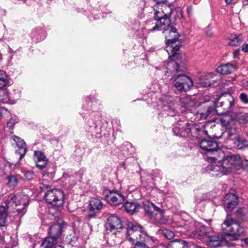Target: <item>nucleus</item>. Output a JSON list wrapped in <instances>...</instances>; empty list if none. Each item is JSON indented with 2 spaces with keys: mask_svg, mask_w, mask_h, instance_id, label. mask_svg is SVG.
Wrapping results in <instances>:
<instances>
[{
  "mask_svg": "<svg viewBox=\"0 0 248 248\" xmlns=\"http://www.w3.org/2000/svg\"><path fill=\"white\" fill-rule=\"evenodd\" d=\"M221 100V102L216 103L215 101H210L204 103L203 106V109H197L195 107V103L189 96H185L180 99V102L182 107L186 109L187 113H193L200 116L201 119H205L207 117L213 115L216 110V107L218 104L223 108L224 111L230 112L231 109L234 105V99L230 95H222L218 98V100Z\"/></svg>",
  "mask_w": 248,
  "mask_h": 248,
  "instance_id": "obj_1",
  "label": "nucleus"
},
{
  "mask_svg": "<svg viewBox=\"0 0 248 248\" xmlns=\"http://www.w3.org/2000/svg\"><path fill=\"white\" fill-rule=\"evenodd\" d=\"M175 135L184 138H200L204 134L210 138H217L208 134L207 130L202 129L199 124L188 123L186 121H178L173 128Z\"/></svg>",
  "mask_w": 248,
  "mask_h": 248,
  "instance_id": "obj_2",
  "label": "nucleus"
},
{
  "mask_svg": "<svg viewBox=\"0 0 248 248\" xmlns=\"http://www.w3.org/2000/svg\"><path fill=\"white\" fill-rule=\"evenodd\" d=\"M221 228L226 236H231L234 240L238 239L245 232L244 227L229 215L222 224Z\"/></svg>",
  "mask_w": 248,
  "mask_h": 248,
  "instance_id": "obj_3",
  "label": "nucleus"
},
{
  "mask_svg": "<svg viewBox=\"0 0 248 248\" xmlns=\"http://www.w3.org/2000/svg\"><path fill=\"white\" fill-rule=\"evenodd\" d=\"M29 202V198L27 195L17 193L14 195H11L8 196L4 202L5 206H4L6 208L8 213V208L12 204L15 203L16 212L22 216L26 212V207Z\"/></svg>",
  "mask_w": 248,
  "mask_h": 248,
  "instance_id": "obj_4",
  "label": "nucleus"
},
{
  "mask_svg": "<svg viewBox=\"0 0 248 248\" xmlns=\"http://www.w3.org/2000/svg\"><path fill=\"white\" fill-rule=\"evenodd\" d=\"M126 228V239L133 244L134 243H140L142 241H147L150 239L142 231L141 225L128 222Z\"/></svg>",
  "mask_w": 248,
  "mask_h": 248,
  "instance_id": "obj_5",
  "label": "nucleus"
},
{
  "mask_svg": "<svg viewBox=\"0 0 248 248\" xmlns=\"http://www.w3.org/2000/svg\"><path fill=\"white\" fill-rule=\"evenodd\" d=\"M153 9L154 11V18L156 20V23H155V26L153 28L150 29V30L156 31L159 30L160 27L168 25L170 23L169 14L167 12V10L171 11V9L168 7L167 4L154 5L153 6Z\"/></svg>",
  "mask_w": 248,
  "mask_h": 248,
  "instance_id": "obj_6",
  "label": "nucleus"
},
{
  "mask_svg": "<svg viewBox=\"0 0 248 248\" xmlns=\"http://www.w3.org/2000/svg\"><path fill=\"white\" fill-rule=\"evenodd\" d=\"M157 31H163V33L167 40L166 51L167 52L173 49L177 50L180 48V42L178 40L179 35L175 28L171 27L169 24L168 25L160 27Z\"/></svg>",
  "mask_w": 248,
  "mask_h": 248,
  "instance_id": "obj_7",
  "label": "nucleus"
},
{
  "mask_svg": "<svg viewBox=\"0 0 248 248\" xmlns=\"http://www.w3.org/2000/svg\"><path fill=\"white\" fill-rule=\"evenodd\" d=\"M184 227L188 232L192 231L194 227H196L195 230L192 232L190 235L193 238L200 240L205 239L208 235L213 232L212 228L195 221L185 223Z\"/></svg>",
  "mask_w": 248,
  "mask_h": 248,
  "instance_id": "obj_8",
  "label": "nucleus"
},
{
  "mask_svg": "<svg viewBox=\"0 0 248 248\" xmlns=\"http://www.w3.org/2000/svg\"><path fill=\"white\" fill-rule=\"evenodd\" d=\"M221 156H213L208 157L207 161L210 162L211 164H209L207 167L206 170L209 172L212 176H221L228 173L226 167L224 165L223 161L217 160L220 159Z\"/></svg>",
  "mask_w": 248,
  "mask_h": 248,
  "instance_id": "obj_9",
  "label": "nucleus"
},
{
  "mask_svg": "<svg viewBox=\"0 0 248 248\" xmlns=\"http://www.w3.org/2000/svg\"><path fill=\"white\" fill-rule=\"evenodd\" d=\"M222 157H223L222 159L223 164L228 173L238 170L242 167L243 168V164L245 163V161L242 162L239 155L230 153L226 156L224 155H222Z\"/></svg>",
  "mask_w": 248,
  "mask_h": 248,
  "instance_id": "obj_10",
  "label": "nucleus"
},
{
  "mask_svg": "<svg viewBox=\"0 0 248 248\" xmlns=\"http://www.w3.org/2000/svg\"><path fill=\"white\" fill-rule=\"evenodd\" d=\"M145 212L154 219V222L156 224H164L165 219L163 218V212L153 203L149 201H145L143 202Z\"/></svg>",
  "mask_w": 248,
  "mask_h": 248,
  "instance_id": "obj_11",
  "label": "nucleus"
},
{
  "mask_svg": "<svg viewBox=\"0 0 248 248\" xmlns=\"http://www.w3.org/2000/svg\"><path fill=\"white\" fill-rule=\"evenodd\" d=\"M45 199L47 203L53 206H61L64 203V194L60 189L48 190L45 195Z\"/></svg>",
  "mask_w": 248,
  "mask_h": 248,
  "instance_id": "obj_12",
  "label": "nucleus"
},
{
  "mask_svg": "<svg viewBox=\"0 0 248 248\" xmlns=\"http://www.w3.org/2000/svg\"><path fill=\"white\" fill-rule=\"evenodd\" d=\"M103 193L107 202L114 206L123 203L125 200V196L117 190L105 189Z\"/></svg>",
  "mask_w": 248,
  "mask_h": 248,
  "instance_id": "obj_13",
  "label": "nucleus"
},
{
  "mask_svg": "<svg viewBox=\"0 0 248 248\" xmlns=\"http://www.w3.org/2000/svg\"><path fill=\"white\" fill-rule=\"evenodd\" d=\"M200 146L206 153L212 154L214 156L224 155V152L218 148L217 143L213 140H203L200 142Z\"/></svg>",
  "mask_w": 248,
  "mask_h": 248,
  "instance_id": "obj_14",
  "label": "nucleus"
},
{
  "mask_svg": "<svg viewBox=\"0 0 248 248\" xmlns=\"http://www.w3.org/2000/svg\"><path fill=\"white\" fill-rule=\"evenodd\" d=\"M167 71H165V76L172 77V78H189L180 70V66L177 62L173 59H169L166 66Z\"/></svg>",
  "mask_w": 248,
  "mask_h": 248,
  "instance_id": "obj_15",
  "label": "nucleus"
},
{
  "mask_svg": "<svg viewBox=\"0 0 248 248\" xmlns=\"http://www.w3.org/2000/svg\"><path fill=\"white\" fill-rule=\"evenodd\" d=\"M122 222L119 217L112 215L108 217L106 225L107 231L115 233L117 232H119V230L122 229Z\"/></svg>",
  "mask_w": 248,
  "mask_h": 248,
  "instance_id": "obj_16",
  "label": "nucleus"
},
{
  "mask_svg": "<svg viewBox=\"0 0 248 248\" xmlns=\"http://www.w3.org/2000/svg\"><path fill=\"white\" fill-rule=\"evenodd\" d=\"M238 202V198L234 193L227 194L223 200V204L226 211H232L236 207Z\"/></svg>",
  "mask_w": 248,
  "mask_h": 248,
  "instance_id": "obj_17",
  "label": "nucleus"
},
{
  "mask_svg": "<svg viewBox=\"0 0 248 248\" xmlns=\"http://www.w3.org/2000/svg\"><path fill=\"white\" fill-rule=\"evenodd\" d=\"M12 139L18 147V150H16V153L20 155L19 159H21L27 152L26 143L22 139L16 136H13Z\"/></svg>",
  "mask_w": 248,
  "mask_h": 248,
  "instance_id": "obj_18",
  "label": "nucleus"
},
{
  "mask_svg": "<svg viewBox=\"0 0 248 248\" xmlns=\"http://www.w3.org/2000/svg\"><path fill=\"white\" fill-rule=\"evenodd\" d=\"M205 241L207 245L209 246L217 247L220 246L222 242V238L217 233L213 231L212 233L208 235L205 239Z\"/></svg>",
  "mask_w": 248,
  "mask_h": 248,
  "instance_id": "obj_19",
  "label": "nucleus"
},
{
  "mask_svg": "<svg viewBox=\"0 0 248 248\" xmlns=\"http://www.w3.org/2000/svg\"><path fill=\"white\" fill-rule=\"evenodd\" d=\"M193 85V81L191 78H185L182 81H175L174 86L180 92H186L188 91Z\"/></svg>",
  "mask_w": 248,
  "mask_h": 248,
  "instance_id": "obj_20",
  "label": "nucleus"
},
{
  "mask_svg": "<svg viewBox=\"0 0 248 248\" xmlns=\"http://www.w3.org/2000/svg\"><path fill=\"white\" fill-rule=\"evenodd\" d=\"M231 140L233 147L237 149L243 150L248 147V141L243 137L235 136Z\"/></svg>",
  "mask_w": 248,
  "mask_h": 248,
  "instance_id": "obj_21",
  "label": "nucleus"
},
{
  "mask_svg": "<svg viewBox=\"0 0 248 248\" xmlns=\"http://www.w3.org/2000/svg\"><path fill=\"white\" fill-rule=\"evenodd\" d=\"M237 133V130L234 122L233 120H231L229 122L226 126V130L224 134L227 136V138L230 139L231 140L233 138L232 137L235 136Z\"/></svg>",
  "mask_w": 248,
  "mask_h": 248,
  "instance_id": "obj_22",
  "label": "nucleus"
},
{
  "mask_svg": "<svg viewBox=\"0 0 248 248\" xmlns=\"http://www.w3.org/2000/svg\"><path fill=\"white\" fill-rule=\"evenodd\" d=\"M62 225L60 222L55 223L49 227V234L50 236L56 239L61 235L62 233Z\"/></svg>",
  "mask_w": 248,
  "mask_h": 248,
  "instance_id": "obj_23",
  "label": "nucleus"
},
{
  "mask_svg": "<svg viewBox=\"0 0 248 248\" xmlns=\"http://www.w3.org/2000/svg\"><path fill=\"white\" fill-rule=\"evenodd\" d=\"M179 49L177 50H169L168 54L169 55V59H173L175 62H178V64L180 65L181 63L184 62L185 60V56L184 54L179 53Z\"/></svg>",
  "mask_w": 248,
  "mask_h": 248,
  "instance_id": "obj_24",
  "label": "nucleus"
},
{
  "mask_svg": "<svg viewBox=\"0 0 248 248\" xmlns=\"http://www.w3.org/2000/svg\"><path fill=\"white\" fill-rule=\"evenodd\" d=\"M89 207L90 211L96 213L102 209L103 203L99 199L91 198L90 200Z\"/></svg>",
  "mask_w": 248,
  "mask_h": 248,
  "instance_id": "obj_25",
  "label": "nucleus"
},
{
  "mask_svg": "<svg viewBox=\"0 0 248 248\" xmlns=\"http://www.w3.org/2000/svg\"><path fill=\"white\" fill-rule=\"evenodd\" d=\"M235 66L233 64L228 63L218 67L216 69V73L224 75H228L233 72Z\"/></svg>",
  "mask_w": 248,
  "mask_h": 248,
  "instance_id": "obj_26",
  "label": "nucleus"
},
{
  "mask_svg": "<svg viewBox=\"0 0 248 248\" xmlns=\"http://www.w3.org/2000/svg\"><path fill=\"white\" fill-rule=\"evenodd\" d=\"M124 207L125 211L131 214L138 211L141 207L140 204L136 202H127Z\"/></svg>",
  "mask_w": 248,
  "mask_h": 248,
  "instance_id": "obj_27",
  "label": "nucleus"
},
{
  "mask_svg": "<svg viewBox=\"0 0 248 248\" xmlns=\"http://www.w3.org/2000/svg\"><path fill=\"white\" fill-rule=\"evenodd\" d=\"M170 97H168V99L170 101V103L167 105H164L163 107V111L164 112V114H166L170 116H175L177 112L174 107V104L171 101Z\"/></svg>",
  "mask_w": 248,
  "mask_h": 248,
  "instance_id": "obj_28",
  "label": "nucleus"
},
{
  "mask_svg": "<svg viewBox=\"0 0 248 248\" xmlns=\"http://www.w3.org/2000/svg\"><path fill=\"white\" fill-rule=\"evenodd\" d=\"M56 239L49 236L45 238L41 245V248H56L57 247Z\"/></svg>",
  "mask_w": 248,
  "mask_h": 248,
  "instance_id": "obj_29",
  "label": "nucleus"
},
{
  "mask_svg": "<svg viewBox=\"0 0 248 248\" xmlns=\"http://www.w3.org/2000/svg\"><path fill=\"white\" fill-rule=\"evenodd\" d=\"M7 216L6 208L4 205H0V227L6 225Z\"/></svg>",
  "mask_w": 248,
  "mask_h": 248,
  "instance_id": "obj_30",
  "label": "nucleus"
},
{
  "mask_svg": "<svg viewBox=\"0 0 248 248\" xmlns=\"http://www.w3.org/2000/svg\"><path fill=\"white\" fill-rule=\"evenodd\" d=\"M229 45L232 46H238L243 41V37L242 35L233 34L232 35L230 39Z\"/></svg>",
  "mask_w": 248,
  "mask_h": 248,
  "instance_id": "obj_31",
  "label": "nucleus"
},
{
  "mask_svg": "<svg viewBox=\"0 0 248 248\" xmlns=\"http://www.w3.org/2000/svg\"><path fill=\"white\" fill-rule=\"evenodd\" d=\"M9 92L6 89H0V102L5 104H10Z\"/></svg>",
  "mask_w": 248,
  "mask_h": 248,
  "instance_id": "obj_32",
  "label": "nucleus"
},
{
  "mask_svg": "<svg viewBox=\"0 0 248 248\" xmlns=\"http://www.w3.org/2000/svg\"><path fill=\"white\" fill-rule=\"evenodd\" d=\"M7 186L11 188H15L18 184V179L16 176L13 174H10L7 177Z\"/></svg>",
  "mask_w": 248,
  "mask_h": 248,
  "instance_id": "obj_33",
  "label": "nucleus"
},
{
  "mask_svg": "<svg viewBox=\"0 0 248 248\" xmlns=\"http://www.w3.org/2000/svg\"><path fill=\"white\" fill-rule=\"evenodd\" d=\"M168 248H188V246L185 241L174 240L169 243Z\"/></svg>",
  "mask_w": 248,
  "mask_h": 248,
  "instance_id": "obj_34",
  "label": "nucleus"
},
{
  "mask_svg": "<svg viewBox=\"0 0 248 248\" xmlns=\"http://www.w3.org/2000/svg\"><path fill=\"white\" fill-rule=\"evenodd\" d=\"M10 104H14L20 98L21 93L18 90H14L9 93Z\"/></svg>",
  "mask_w": 248,
  "mask_h": 248,
  "instance_id": "obj_35",
  "label": "nucleus"
},
{
  "mask_svg": "<svg viewBox=\"0 0 248 248\" xmlns=\"http://www.w3.org/2000/svg\"><path fill=\"white\" fill-rule=\"evenodd\" d=\"M169 15L173 16L175 20L181 19L183 18V16L182 14V9L180 7H177L173 10L170 11Z\"/></svg>",
  "mask_w": 248,
  "mask_h": 248,
  "instance_id": "obj_36",
  "label": "nucleus"
},
{
  "mask_svg": "<svg viewBox=\"0 0 248 248\" xmlns=\"http://www.w3.org/2000/svg\"><path fill=\"white\" fill-rule=\"evenodd\" d=\"M158 232L159 234H162L164 237L168 239H172L174 236L173 232L167 229H160L158 230Z\"/></svg>",
  "mask_w": 248,
  "mask_h": 248,
  "instance_id": "obj_37",
  "label": "nucleus"
},
{
  "mask_svg": "<svg viewBox=\"0 0 248 248\" xmlns=\"http://www.w3.org/2000/svg\"><path fill=\"white\" fill-rule=\"evenodd\" d=\"M34 157L35 158V161L48 160L45 155L41 151H35Z\"/></svg>",
  "mask_w": 248,
  "mask_h": 248,
  "instance_id": "obj_38",
  "label": "nucleus"
},
{
  "mask_svg": "<svg viewBox=\"0 0 248 248\" xmlns=\"http://www.w3.org/2000/svg\"><path fill=\"white\" fill-rule=\"evenodd\" d=\"M199 83L203 87L211 86V83L208 80L209 78H199Z\"/></svg>",
  "mask_w": 248,
  "mask_h": 248,
  "instance_id": "obj_39",
  "label": "nucleus"
},
{
  "mask_svg": "<svg viewBox=\"0 0 248 248\" xmlns=\"http://www.w3.org/2000/svg\"><path fill=\"white\" fill-rule=\"evenodd\" d=\"M207 196L205 194H199L196 196L195 198V202L196 203H199L201 202L206 199Z\"/></svg>",
  "mask_w": 248,
  "mask_h": 248,
  "instance_id": "obj_40",
  "label": "nucleus"
},
{
  "mask_svg": "<svg viewBox=\"0 0 248 248\" xmlns=\"http://www.w3.org/2000/svg\"><path fill=\"white\" fill-rule=\"evenodd\" d=\"M48 162V160H43L42 161H36V167L40 168V169H43L45 168L47 163Z\"/></svg>",
  "mask_w": 248,
  "mask_h": 248,
  "instance_id": "obj_41",
  "label": "nucleus"
},
{
  "mask_svg": "<svg viewBox=\"0 0 248 248\" xmlns=\"http://www.w3.org/2000/svg\"><path fill=\"white\" fill-rule=\"evenodd\" d=\"M18 122L16 119L12 118L9 120L7 123V126L9 128H13L16 123Z\"/></svg>",
  "mask_w": 248,
  "mask_h": 248,
  "instance_id": "obj_42",
  "label": "nucleus"
},
{
  "mask_svg": "<svg viewBox=\"0 0 248 248\" xmlns=\"http://www.w3.org/2000/svg\"><path fill=\"white\" fill-rule=\"evenodd\" d=\"M240 99L244 104H248V96L245 93H241L240 94Z\"/></svg>",
  "mask_w": 248,
  "mask_h": 248,
  "instance_id": "obj_43",
  "label": "nucleus"
},
{
  "mask_svg": "<svg viewBox=\"0 0 248 248\" xmlns=\"http://www.w3.org/2000/svg\"><path fill=\"white\" fill-rule=\"evenodd\" d=\"M10 84L8 78H0V88L7 86Z\"/></svg>",
  "mask_w": 248,
  "mask_h": 248,
  "instance_id": "obj_44",
  "label": "nucleus"
},
{
  "mask_svg": "<svg viewBox=\"0 0 248 248\" xmlns=\"http://www.w3.org/2000/svg\"><path fill=\"white\" fill-rule=\"evenodd\" d=\"M155 23H156V22H155L154 20H150V21H148L147 22V25H146V27H147V30L148 31H151L150 30V28H153V27L154 26H155Z\"/></svg>",
  "mask_w": 248,
  "mask_h": 248,
  "instance_id": "obj_45",
  "label": "nucleus"
},
{
  "mask_svg": "<svg viewBox=\"0 0 248 248\" xmlns=\"http://www.w3.org/2000/svg\"><path fill=\"white\" fill-rule=\"evenodd\" d=\"M133 248H149L146 244L143 243H136Z\"/></svg>",
  "mask_w": 248,
  "mask_h": 248,
  "instance_id": "obj_46",
  "label": "nucleus"
},
{
  "mask_svg": "<svg viewBox=\"0 0 248 248\" xmlns=\"http://www.w3.org/2000/svg\"><path fill=\"white\" fill-rule=\"evenodd\" d=\"M49 185L45 183H40L39 186V188L41 191H44L48 188Z\"/></svg>",
  "mask_w": 248,
  "mask_h": 248,
  "instance_id": "obj_47",
  "label": "nucleus"
},
{
  "mask_svg": "<svg viewBox=\"0 0 248 248\" xmlns=\"http://www.w3.org/2000/svg\"><path fill=\"white\" fill-rule=\"evenodd\" d=\"M155 2V5H161L162 4H167L165 2L166 0H153Z\"/></svg>",
  "mask_w": 248,
  "mask_h": 248,
  "instance_id": "obj_48",
  "label": "nucleus"
},
{
  "mask_svg": "<svg viewBox=\"0 0 248 248\" xmlns=\"http://www.w3.org/2000/svg\"><path fill=\"white\" fill-rule=\"evenodd\" d=\"M242 50L244 52H248V44L245 43L243 45Z\"/></svg>",
  "mask_w": 248,
  "mask_h": 248,
  "instance_id": "obj_49",
  "label": "nucleus"
},
{
  "mask_svg": "<svg viewBox=\"0 0 248 248\" xmlns=\"http://www.w3.org/2000/svg\"><path fill=\"white\" fill-rule=\"evenodd\" d=\"M243 169L248 172V161H245V163L243 164Z\"/></svg>",
  "mask_w": 248,
  "mask_h": 248,
  "instance_id": "obj_50",
  "label": "nucleus"
},
{
  "mask_svg": "<svg viewBox=\"0 0 248 248\" xmlns=\"http://www.w3.org/2000/svg\"><path fill=\"white\" fill-rule=\"evenodd\" d=\"M242 118L243 119V122H246L248 121V114H244L241 116Z\"/></svg>",
  "mask_w": 248,
  "mask_h": 248,
  "instance_id": "obj_51",
  "label": "nucleus"
},
{
  "mask_svg": "<svg viewBox=\"0 0 248 248\" xmlns=\"http://www.w3.org/2000/svg\"><path fill=\"white\" fill-rule=\"evenodd\" d=\"M240 50L239 49H236L233 52V57L236 58L239 54Z\"/></svg>",
  "mask_w": 248,
  "mask_h": 248,
  "instance_id": "obj_52",
  "label": "nucleus"
},
{
  "mask_svg": "<svg viewBox=\"0 0 248 248\" xmlns=\"http://www.w3.org/2000/svg\"><path fill=\"white\" fill-rule=\"evenodd\" d=\"M1 112H0V119H1L2 118V112H3L4 113V112H5V113L8 112L7 109H6L5 108H1Z\"/></svg>",
  "mask_w": 248,
  "mask_h": 248,
  "instance_id": "obj_53",
  "label": "nucleus"
},
{
  "mask_svg": "<svg viewBox=\"0 0 248 248\" xmlns=\"http://www.w3.org/2000/svg\"><path fill=\"white\" fill-rule=\"evenodd\" d=\"M6 77V73L5 71L0 70V78H4Z\"/></svg>",
  "mask_w": 248,
  "mask_h": 248,
  "instance_id": "obj_54",
  "label": "nucleus"
},
{
  "mask_svg": "<svg viewBox=\"0 0 248 248\" xmlns=\"http://www.w3.org/2000/svg\"><path fill=\"white\" fill-rule=\"evenodd\" d=\"M4 237L2 235L0 236V244H3L4 243Z\"/></svg>",
  "mask_w": 248,
  "mask_h": 248,
  "instance_id": "obj_55",
  "label": "nucleus"
},
{
  "mask_svg": "<svg viewBox=\"0 0 248 248\" xmlns=\"http://www.w3.org/2000/svg\"><path fill=\"white\" fill-rule=\"evenodd\" d=\"M213 33L211 31H208L206 32V35L208 36H211L212 35Z\"/></svg>",
  "mask_w": 248,
  "mask_h": 248,
  "instance_id": "obj_56",
  "label": "nucleus"
},
{
  "mask_svg": "<svg viewBox=\"0 0 248 248\" xmlns=\"http://www.w3.org/2000/svg\"><path fill=\"white\" fill-rule=\"evenodd\" d=\"M244 86L246 88H248V81L246 80L243 83Z\"/></svg>",
  "mask_w": 248,
  "mask_h": 248,
  "instance_id": "obj_57",
  "label": "nucleus"
},
{
  "mask_svg": "<svg viewBox=\"0 0 248 248\" xmlns=\"http://www.w3.org/2000/svg\"><path fill=\"white\" fill-rule=\"evenodd\" d=\"M187 11L188 14L190 15L191 14V11H192L191 7H188L187 9Z\"/></svg>",
  "mask_w": 248,
  "mask_h": 248,
  "instance_id": "obj_58",
  "label": "nucleus"
},
{
  "mask_svg": "<svg viewBox=\"0 0 248 248\" xmlns=\"http://www.w3.org/2000/svg\"><path fill=\"white\" fill-rule=\"evenodd\" d=\"M243 4L244 5H248V1H247V0H244L243 1Z\"/></svg>",
  "mask_w": 248,
  "mask_h": 248,
  "instance_id": "obj_59",
  "label": "nucleus"
},
{
  "mask_svg": "<svg viewBox=\"0 0 248 248\" xmlns=\"http://www.w3.org/2000/svg\"><path fill=\"white\" fill-rule=\"evenodd\" d=\"M242 241H244L245 244H248V238H245V239H243Z\"/></svg>",
  "mask_w": 248,
  "mask_h": 248,
  "instance_id": "obj_60",
  "label": "nucleus"
},
{
  "mask_svg": "<svg viewBox=\"0 0 248 248\" xmlns=\"http://www.w3.org/2000/svg\"><path fill=\"white\" fill-rule=\"evenodd\" d=\"M232 0H225V2L227 4H229L231 3Z\"/></svg>",
  "mask_w": 248,
  "mask_h": 248,
  "instance_id": "obj_61",
  "label": "nucleus"
},
{
  "mask_svg": "<svg viewBox=\"0 0 248 248\" xmlns=\"http://www.w3.org/2000/svg\"><path fill=\"white\" fill-rule=\"evenodd\" d=\"M32 174V173L31 172H28L26 173L25 175L27 177H28V175H31Z\"/></svg>",
  "mask_w": 248,
  "mask_h": 248,
  "instance_id": "obj_62",
  "label": "nucleus"
},
{
  "mask_svg": "<svg viewBox=\"0 0 248 248\" xmlns=\"http://www.w3.org/2000/svg\"><path fill=\"white\" fill-rule=\"evenodd\" d=\"M209 76L210 77H213V76H216V75H215L214 73H210L209 74Z\"/></svg>",
  "mask_w": 248,
  "mask_h": 248,
  "instance_id": "obj_63",
  "label": "nucleus"
},
{
  "mask_svg": "<svg viewBox=\"0 0 248 248\" xmlns=\"http://www.w3.org/2000/svg\"><path fill=\"white\" fill-rule=\"evenodd\" d=\"M95 216V215L93 214H90L89 215V218H91L93 217H94Z\"/></svg>",
  "mask_w": 248,
  "mask_h": 248,
  "instance_id": "obj_64",
  "label": "nucleus"
}]
</instances>
